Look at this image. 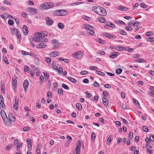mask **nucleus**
<instances>
[{
	"mask_svg": "<svg viewBox=\"0 0 154 154\" xmlns=\"http://www.w3.org/2000/svg\"><path fill=\"white\" fill-rule=\"evenodd\" d=\"M113 139V137L112 136V135L109 136L107 139V143L109 145L110 143H111L112 140Z\"/></svg>",
	"mask_w": 154,
	"mask_h": 154,
	"instance_id": "20",
	"label": "nucleus"
},
{
	"mask_svg": "<svg viewBox=\"0 0 154 154\" xmlns=\"http://www.w3.org/2000/svg\"><path fill=\"white\" fill-rule=\"evenodd\" d=\"M43 74L44 75L45 78L46 79H48V78H49V74L46 73V72H44Z\"/></svg>",
	"mask_w": 154,
	"mask_h": 154,
	"instance_id": "50",
	"label": "nucleus"
},
{
	"mask_svg": "<svg viewBox=\"0 0 154 154\" xmlns=\"http://www.w3.org/2000/svg\"><path fill=\"white\" fill-rule=\"evenodd\" d=\"M38 46L39 48H45L46 46L47 45L46 43H42L39 44Z\"/></svg>",
	"mask_w": 154,
	"mask_h": 154,
	"instance_id": "26",
	"label": "nucleus"
},
{
	"mask_svg": "<svg viewBox=\"0 0 154 154\" xmlns=\"http://www.w3.org/2000/svg\"><path fill=\"white\" fill-rule=\"evenodd\" d=\"M52 68L54 69L57 70L58 69V68L57 67L56 65H55L54 63H53L52 64Z\"/></svg>",
	"mask_w": 154,
	"mask_h": 154,
	"instance_id": "47",
	"label": "nucleus"
},
{
	"mask_svg": "<svg viewBox=\"0 0 154 154\" xmlns=\"http://www.w3.org/2000/svg\"><path fill=\"white\" fill-rule=\"evenodd\" d=\"M18 30L16 28H13L11 30V33L12 35H14L17 32Z\"/></svg>",
	"mask_w": 154,
	"mask_h": 154,
	"instance_id": "31",
	"label": "nucleus"
},
{
	"mask_svg": "<svg viewBox=\"0 0 154 154\" xmlns=\"http://www.w3.org/2000/svg\"><path fill=\"white\" fill-rule=\"evenodd\" d=\"M29 127H25L23 128V131H29L30 129Z\"/></svg>",
	"mask_w": 154,
	"mask_h": 154,
	"instance_id": "49",
	"label": "nucleus"
},
{
	"mask_svg": "<svg viewBox=\"0 0 154 154\" xmlns=\"http://www.w3.org/2000/svg\"><path fill=\"white\" fill-rule=\"evenodd\" d=\"M23 30L24 34L27 35L28 34V30L27 27L26 26L24 25L23 26Z\"/></svg>",
	"mask_w": 154,
	"mask_h": 154,
	"instance_id": "18",
	"label": "nucleus"
},
{
	"mask_svg": "<svg viewBox=\"0 0 154 154\" xmlns=\"http://www.w3.org/2000/svg\"><path fill=\"white\" fill-rule=\"evenodd\" d=\"M92 10L94 12L101 16H105L107 14L105 9L102 7L94 6L92 7Z\"/></svg>",
	"mask_w": 154,
	"mask_h": 154,
	"instance_id": "1",
	"label": "nucleus"
},
{
	"mask_svg": "<svg viewBox=\"0 0 154 154\" xmlns=\"http://www.w3.org/2000/svg\"><path fill=\"white\" fill-rule=\"evenodd\" d=\"M152 35V32H147L146 33V35L147 36H150Z\"/></svg>",
	"mask_w": 154,
	"mask_h": 154,
	"instance_id": "46",
	"label": "nucleus"
},
{
	"mask_svg": "<svg viewBox=\"0 0 154 154\" xmlns=\"http://www.w3.org/2000/svg\"><path fill=\"white\" fill-rule=\"evenodd\" d=\"M44 76L42 75H41L40 77V83L41 84H43L44 82Z\"/></svg>",
	"mask_w": 154,
	"mask_h": 154,
	"instance_id": "45",
	"label": "nucleus"
},
{
	"mask_svg": "<svg viewBox=\"0 0 154 154\" xmlns=\"http://www.w3.org/2000/svg\"><path fill=\"white\" fill-rule=\"evenodd\" d=\"M42 145L39 143L36 148V151L37 154H40V149L42 147Z\"/></svg>",
	"mask_w": 154,
	"mask_h": 154,
	"instance_id": "19",
	"label": "nucleus"
},
{
	"mask_svg": "<svg viewBox=\"0 0 154 154\" xmlns=\"http://www.w3.org/2000/svg\"><path fill=\"white\" fill-rule=\"evenodd\" d=\"M3 58L4 61L5 62V63L7 64H8L9 63V62L8 61V60L7 59V58H6V56H3Z\"/></svg>",
	"mask_w": 154,
	"mask_h": 154,
	"instance_id": "38",
	"label": "nucleus"
},
{
	"mask_svg": "<svg viewBox=\"0 0 154 154\" xmlns=\"http://www.w3.org/2000/svg\"><path fill=\"white\" fill-rule=\"evenodd\" d=\"M96 134L93 132H92L91 135V139L92 140L93 139L94 140L95 137H96Z\"/></svg>",
	"mask_w": 154,
	"mask_h": 154,
	"instance_id": "44",
	"label": "nucleus"
},
{
	"mask_svg": "<svg viewBox=\"0 0 154 154\" xmlns=\"http://www.w3.org/2000/svg\"><path fill=\"white\" fill-rule=\"evenodd\" d=\"M34 71L36 73V75L37 76H38L40 74V72L39 71V68L38 67L35 68L34 69Z\"/></svg>",
	"mask_w": 154,
	"mask_h": 154,
	"instance_id": "21",
	"label": "nucleus"
},
{
	"mask_svg": "<svg viewBox=\"0 0 154 154\" xmlns=\"http://www.w3.org/2000/svg\"><path fill=\"white\" fill-rule=\"evenodd\" d=\"M119 9L120 10L122 11L128 10V8L124 7H120Z\"/></svg>",
	"mask_w": 154,
	"mask_h": 154,
	"instance_id": "37",
	"label": "nucleus"
},
{
	"mask_svg": "<svg viewBox=\"0 0 154 154\" xmlns=\"http://www.w3.org/2000/svg\"><path fill=\"white\" fill-rule=\"evenodd\" d=\"M87 32L90 35H94V32L93 31L90 29H89L88 30Z\"/></svg>",
	"mask_w": 154,
	"mask_h": 154,
	"instance_id": "39",
	"label": "nucleus"
},
{
	"mask_svg": "<svg viewBox=\"0 0 154 154\" xmlns=\"http://www.w3.org/2000/svg\"><path fill=\"white\" fill-rule=\"evenodd\" d=\"M147 41L149 42H154V37H149L147 38Z\"/></svg>",
	"mask_w": 154,
	"mask_h": 154,
	"instance_id": "43",
	"label": "nucleus"
},
{
	"mask_svg": "<svg viewBox=\"0 0 154 154\" xmlns=\"http://www.w3.org/2000/svg\"><path fill=\"white\" fill-rule=\"evenodd\" d=\"M59 52L58 51H54L51 52L49 54L51 57H55L59 55Z\"/></svg>",
	"mask_w": 154,
	"mask_h": 154,
	"instance_id": "15",
	"label": "nucleus"
},
{
	"mask_svg": "<svg viewBox=\"0 0 154 154\" xmlns=\"http://www.w3.org/2000/svg\"><path fill=\"white\" fill-rule=\"evenodd\" d=\"M54 15L58 16L66 15L67 14V12L64 10H59L55 11L54 12Z\"/></svg>",
	"mask_w": 154,
	"mask_h": 154,
	"instance_id": "4",
	"label": "nucleus"
},
{
	"mask_svg": "<svg viewBox=\"0 0 154 154\" xmlns=\"http://www.w3.org/2000/svg\"><path fill=\"white\" fill-rule=\"evenodd\" d=\"M107 25L112 28H116L115 25L113 23L110 22L107 23Z\"/></svg>",
	"mask_w": 154,
	"mask_h": 154,
	"instance_id": "27",
	"label": "nucleus"
},
{
	"mask_svg": "<svg viewBox=\"0 0 154 154\" xmlns=\"http://www.w3.org/2000/svg\"><path fill=\"white\" fill-rule=\"evenodd\" d=\"M88 73V72L86 71H81L80 72V74L81 75H87Z\"/></svg>",
	"mask_w": 154,
	"mask_h": 154,
	"instance_id": "55",
	"label": "nucleus"
},
{
	"mask_svg": "<svg viewBox=\"0 0 154 154\" xmlns=\"http://www.w3.org/2000/svg\"><path fill=\"white\" fill-rule=\"evenodd\" d=\"M117 50L119 51H122L124 50H125V48L124 47L118 46L117 47Z\"/></svg>",
	"mask_w": 154,
	"mask_h": 154,
	"instance_id": "29",
	"label": "nucleus"
},
{
	"mask_svg": "<svg viewBox=\"0 0 154 154\" xmlns=\"http://www.w3.org/2000/svg\"><path fill=\"white\" fill-rule=\"evenodd\" d=\"M67 79L69 81L73 83H75L77 82L76 79L71 77L68 76Z\"/></svg>",
	"mask_w": 154,
	"mask_h": 154,
	"instance_id": "23",
	"label": "nucleus"
},
{
	"mask_svg": "<svg viewBox=\"0 0 154 154\" xmlns=\"http://www.w3.org/2000/svg\"><path fill=\"white\" fill-rule=\"evenodd\" d=\"M96 73L97 74H98L99 75H105V74L103 72L99 71H96Z\"/></svg>",
	"mask_w": 154,
	"mask_h": 154,
	"instance_id": "42",
	"label": "nucleus"
},
{
	"mask_svg": "<svg viewBox=\"0 0 154 154\" xmlns=\"http://www.w3.org/2000/svg\"><path fill=\"white\" fill-rule=\"evenodd\" d=\"M85 93L86 94V97L89 98L91 97V95L90 93H88V91H86Z\"/></svg>",
	"mask_w": 154,
	"mask_h": 154,
	"instance_id": "51",
	"label": "nucleus"
},
{
	"mask_svg": "<svg viewBox=\"0 0 154 154\" xmlns=\"http://www.w3.org/2000/svg\"><path fill=\"white\" fill-rule=\"evenodd\" d=\"M41 42H47L48 41V39L46 38H44L43 37L42 38V39H41Z\"/></svg>",
	"mask_w": 154,
	"mask_h": 154,
	"instance_id": "58",
	"label": "nucleus"
},
{
	"mask_svg": "<svg viewBox=\"0 0 154 154\" xmlns=\"http://www.w3.org/2000/svg\"><path fill=\"white\" fill-rule=\"evenodd\" d=\"M22 145L23 143L22 142L18 143L16 146L17 150L19 151L20 148L22 146Z\"/></svg>",
	"mask_w": 154,
	"mask_h": 154,
	"instance_id": "32",
	"label": "nucleus"
},
{
	"mask_svg": "<svg viewBox=\"0 0 154 154\" xmlns=\"http://www.w3.org/2000/svg\"><path fill=\"white\" fill-rule=\"evenodd\" d=\"M133 100L135 104L137 106V107L139 108L140 106V105L138 102L134 98L133 99Z\"/></svg>",
	"mask_w": 154,
	"mask_h": 154,
	"instance_id": "28",
	"label": "nucleus"
},
{
	"mask_svg": "<svg viewBox=\"0 0 154 154\" xmlns=\"http://www.w3.org/2000/svg\"><path fill=\"white\" fill-rule=\"evenodd\" d=\"M16 34L18 39H20L21 38L20 34L19 31L18 30L17 32L16 33Z\"/></svg>",
	"mask_w": 154,
	"mask_h": 154,
	"instance_id": "40",
	"label": "nucleus"
},
{
	"mask_svg": "<svg viewBox=\"0 0 154 154\" xmlns=\"http://www.w3.org/2000/svg\"><path fill=\"white\" fill-rule=\"evenodd\" d=\"M37 35L38 38H40L41 39H42V38L44 36L43 33L40 32L37 33Z\"/></svg>",
	"mask_w": 154,
	"mask_h": 154,
	"instance_id": "30",
	"label": "nucleus"
},
{
	"mask_svg": "<svg viewBox=\"0 0 154 154\" xmlns=\"http://www.w3.org/2000/svg\"><path fill=\"white\" fill-rule=\"evenodd\" d=\"M138 60H139L138 61H136L137 62H139V63H145L146 62V61L144 60V59H142V58H138Z\"/></svg>",
	"mask_w": 154,
	"mask_h": 154,
	"instance_id": "34",
	"label": "nucleus"
},
{
	"mask_svg": "<svg viewBox=\"0 0 154 154\" xmlns=\"http://www.w3.org/2000/svg\"><path fill=\"white\" fill-rule=\"evenodd\" d=\"M84 55L83 52L81 51H79L72 54V56L74 58L79 59H81Z\"/></svg>",
	"mask_w": 154,
	"mask_h": 154,
	"instance_id": "5",
	"label": "nucleus"
},
{
	"mask_svg": "<svg viewBox=\"0 0 154 154\" xmlns=\"http://www.w3.org/2000/svg\"><path fill=\"white\" fill-rule=\"evenodd\" d=\"M142 128L143 131L146 132H147L149 131V129L146 126H143L142 127Z\"/></svg>",
	"mask_w": 154,
	"mask_h": 154,
	"instance_id": "48",
	"label": "nucleus"
},
{
	"mask_svg": "<svg viewBox=\"0 0 154 154\" xmlns=\"http://www.w3.org/2000/svg\"><path fill=\"white\" fill-rule=\"evenodd\" d=\"M29 86V82L27 80H24L23 83V86L24 91L26 92L27 89L28 87Z\"/></svg>",
	"mask_w": 154,
	"mask_h": 154,
	"instance_id": "11",
	"label": "nucleus"
},
{
	"mask_svg": "<svg viewBox=\"0 0 154 154\" xmlns=\"http://www.w3.org/2000/svg\"><path fill=\"white\" fill-rule=\"evenodd\" d=\"M93 85L95 87H97L99 86V85L97 82H94Z\"/></svg>",
	"mask_w": 154,
	"mask_h": 154,
	"instance_id": "62",
	"label": "nucleus"
},
{
	"mask_svg": "<svg viewBox=\"0 0 154 154\" xmlns=\"http://www.w3.org/2000/svg\"><path fill=\"white\" fill-rule=\"evenodd\" d=\"M58 93L59 95H63V91L61 88H59L58 90Z\"/></svg>",
	"mask_w": 154,
	"mask_h": 154,
	"instance_id": "41",
	"label": "nucleus"
},
{
	"mask_svg": "<svg viewBox=\"0 0 154 154\" xmlns=\"http://www.w3.org/2000/svg\"><path fill=\"white\" fill-rule=\"evenodd\" d=\"M103 35L104 36H105L108 38H113L114 36V35H113L110 34L109 33H106V32L104 33L103 34Z\"/></svg>",
	"mask_w": 154,
	"mask_h": 154,
	"instance_id": "22",
	"label": "nucleus"
},
{
	"mask_svg": "<svg viewBox=\"0 0 154 154\" xmlns=\"http://www.w3.org/2000/svg\"><path fill=\"white\" fill-rule=\"evenodd\" d=\"M17 77L15 76H14V77L13 78L12 84L14 88H16V84L17 83Z\"/></svg>",
	"mask_w": 154,
	"mask_h": 154,
	"instance_id": "13",
	"label": "nucleus"
},
{
	"mask_svg": "<svg viewBox=\"0 0 154 154\" xmlns=\"http://www.w3.org/2000/svg\"><path fill=\"white\" fill-rule=\"evenodd\" d=\"M76 107L79 111H81L82 109V106L80 103H77L76 104Z\"/></svg>",
	"mask_w": 154,
	"mask_h": 154,
	"instance_id": "24",
	"label": "nucleus"
},
{
	"mask_svg": "<svg viewBox=\"0 0 154 154\" xmlns=\"http://www.w3.org/2000/svg\"><path fill=\"white\" fill-rule=\"evenodd\" d=\"M26 141L28 147L29 149H31L32 146V143L31 140L30 138H28L26 139Z\"/></svg>",
	"mask_w": 154,
	"mask_h": 154,
	"instance_id": "12",
	"label": "nucleus"
},
{
	"mask_svg": "<svg viewBox=\"0 0 154 154\" xmlns=\"http://www.w3.org/2000/svg\"><path fill=\"white\" fill-rule=\"evenodd\" d=\"M0 113L2 119L5 124V121H6L7 119V117L5 112L4 110H2Z\"/></svg>",
	"mask_w": 154,
	"mask_h": 154,
	"instance_id": "8",
	"label": "nucleus"
},
{
	"mask_svg": "<svg viewBox=\"0 0 154 154\" xmlns=\"http://www.w3.org/2000/svg\"><path fill=\"white\" fill-rule=\"evenodd\" d=\"M52 92L51 91H49L47 94V96L48 97H52Z\"/></svg>",
	"mask_w": 154,
	"mask_h": 154,
	"instance_id": "54",
	"label": "nucleus"
},
{
	"mask_svg": "<svg viewBox=\"0 0 154 154\" xmlns=\"http://www.w3.org/2000/svg\"><path fill=\"white\" fill-rule=\"evenodd\" d=\"M4 3L6 5H11L10 3L7 0H5L4 2Z\"/></svg>",
	"mask_w": 154,
	"mask_h": 154,
	"instance_id": "63",
	"label": "nucleus"
},
{
	"mask_svg": "<svg viewBox=\"0 0 154 154\" xmlns=\"http://www.w3.org/2000/svg\"><path fill=\"white\" fill-rule=\"evenodd\" d=\"M54 6V4L53 2H48L41 5L40 8L42 10H46L52 8Z\"/></svg>",
	"mask_w": 154,
	"mask_h": 154,
	"instance_id": "3",
	"label": "nucleus"
},
{
	"mask_svg": "<svg viewBox=\"0 0 154 154\" xmlns=\"http://www.w3.org/2000/svg\"><path fill=\"white\" fill-rule=\"evenodd\" d=\"M149 139L151 141H154V135L153 134H151Z\"/></svg>",
	"mask_w": 154,
	"mask_h": 154,
	"instance_id": "57",
	"label": "nucleus"
},
{
	"mask_svg": "<svg viewBox=\"0 0 154 154\" xmlns=\"http://www.w3.org/2000/svg\"><path fill=\"white\" fill-rule=\"evenodd\" d=\"M3 98H2V99L1 100V102L0 103V109H3L5 108V104L3 101Z\"/></svg>",
	"mask_w": 154,
	"mask_h": 154,
	"instance_id": "16",
	"label": "nucleus"
},
{
	"mask_svg": "<svg viewBox=\"0 0 154 154\" xmlns=\"http://www.w3.org/2000/svg\"><path fill=\"white\" fill-rule=\"evenodd\" d=\"M29 69V67L27 66H25L24 68V70L25 72H27Z\"/></svg>",
	"mask_w": 154,
	"mask_h": 154,
	"instance_id": "61",
	"label": "nucleus"
},
{
	"mask_svg": "<svg viewBox=\"0 0 154 154\" xmlns=\"http://www.w3.org/2000/svg\"><path fill=\"white\" fill-rule=\"evenodd\" d=\"M102 101L103 104L107 106L108 104V101L107 99L105 97H103L102 98Z\"/></svg>",
	"mask_w": 154,
	"mask_h": 154,
	"instance_id": "17",
	"label": "nucleus"
},
{
	"mask_svg": "<svg viewBox=\"0 0 154 154\" xmlns=\"http://www.w3.org/2000/svg\"><path fill=\"white\" fill-rule=\"evenodd\" d=\"M84 26L85 29H88V30L90 29L89 28L91 27L92 29L93 28V26H92L89 25H84Z\"/></svg>",
	"mask_w": 154,
	"mask_h": 154,
	"instance_id": "33",
	"label": "nucleus"
},
{
	"mask_svg": "<svg viewBox=\"0 0 154 154\" xmlns=\"http://www.w3.org/2000/svg\"><path fill=\"white\" fill-rule=\"evenodd\" d=\"M121 32L120 34L124 35H126L127 34L126 32L124 30L120 31Z\"/></svg>",
	"mask_w": 154,
	"mask_h": 154,
	"instance_id": "64",
	"label": "nucleus"
},
{
	"mask_svg": "<svg viewBox=\"0 0 154 154\" xmlns=\"http://www.w3.org/2000/svg\"><path fill=\"white\" fill-rule=\"evenodd\" d=\"M45 19L47 26H50L53 24V21L51 17H46L45 18Z\"/></svg>",
	"mask_w": 154,
	"mask_h": 154,
	"instance_id": "7",
	"label": "nucleus"
},
{
	"mask_svg": "<svg viewBox=\"0 0 154 154\" xmlns=\"http://www.w3.org/2000/svg\"><path fill=\"white\" fill-rule=\"evenodd\" d=\"M122 70L121 69H118L116 70V73L118 74H120L122 72Z\"/></svg>",
	"mask_w": 154,
	"mask_h": 154,
	"instance_id": "52",
	"label": "nucleus"
},
{
	"mask_svg": "<svg viewBox=\"0 0 154 154\" xmlns=\"http://www.w3.org/2000/svg\"><path fill=\"white\" fill-rule=\"evenodd\" d=\"M81 144L80 142L77 145L75 151V154H80V152ZM73 154H74V153Z\"/></svg>",
	"mask_w": 154,
	"mask_h": 154,
	"instance_id": "9",
	"label": "nucleus"
},
{
	"mask_svg": "<svg viewBox=\"0 0 154 154\" xmlns=\"http://www.w3.org/2000/svg\"><path fill=\"white\" fill-rule=\"evenodd\" d=\"M12 146V144H9L6 146L5 149L6 150H8L11 149Z\"/></svg>",
	"mask_w": 154,
	"mask_h": 154,
	"instance_id": "53",
	"label": "nucleus"
},
{
	"mask_svg": "<svg viewBox=\"0 0 154 154\" xmlns=\"http://www.w3.org/2000/svg\"><path fill=\"white\" fill-rule=\"evenodd\" d=\"M32 40L36 42H41L40 38H39L37 36L33 37L32 38Z\"/></svg>",
	"mask_w": 154,
	"mask_h": 154,
	"instance_id": "25",
	"label": "nucleus"
},
{
	"mask_svg": "<svg viewBox=\"0 0 154 154\" xmlns=\"http://www.w3.org/2000/svg\"><path fill=\"white\" fill-rule=\"evenodd\" d=\"M52 44L54 45L53 47V49H55L60 46L61 44L56 39H54L51 40Z\"/></svg>",
	"mask_w": 154,
	"mask_h": 154,
	"instance_id": "6",
	"label": "nucleus"
},
{
	"mask_svg": "<svg viewBox=\"0 0 154 154\" xmlns=\"http://www.w3.org/2000/svg\"><path fill=\"white\" fill-rule=\"evenodd\" d=\"M119 52H115L111 53V55L109 56V57L111 58H115L117 57L119 54Z\"/></svg>",
	"mask_w": 154,
	"mask_h": 154,
	"instance_id": "14",
	"label": "nucleus"
},
{
	"mask_svg": "<svg viewBox=\"0 0 154 154\" xmlns=\"http://www.w3.org/2000/svg\"><path fill=\"white\" fill-rule=\"evenodd\" d=\"M58 27L60 29H63L64 27V25L61 23H60L58 24Z\"/></svg>",
	"mask_w": 154,
	"mask_h": 154,
	"instance_id": "35",
	"label": "nucleus"
},
{
	"mask_svg": "<svg viewBox=\"0 0 154 154\" xmlns=\"http://www.w3.org/2000/svg\"><path fill=\"white\" fill-rule=\"evenodd\" d=\"M21 15L24 18H26L27 17V15L25 12H23L21 13Z\"/></svg>",
	"mask_w": 154,
	"mask_h": 154,
	"instance_id": "59",
	"label": "nucleus"
},
{
	"mask_svg": "<svg viewBox=\"0 0 154 154\" xmlns=\"http://www.w3.org/2000/svg\"><path fill=\"white\" fill-rule=\"evenodd\" d=\"M8 119L5 121V125L6 126H11L12 125L11 122H14L16 120L15 116L12 113H9L8 115Z\"/></svg>",
	"mask_w": 154,
	"mask_h": 154,
	"instance_id": "2",
	"label": "nucleus"
},
{
	"mask_svg": "<svg viewBox=\"0 0 154 154\" xmlns=\"http://www.w3.org/2000/svg\"><path fill=\"white\" fill-rule=\"evenodd\" d=\"M125 29L127 31H131L132 30V28L130 26H126L125 27Z\"/></svg>",
	"mask_w": 154,
	"mask_h": 154,
	"instance_id": "56",
	"label": "nucleus"
},
{
	"mask_svg": "<svg viewBox=\"0 0 154 154\" xmlns=\"http://www.w3.org/2000/svg\"><path fill=\"white\" fill-rule=\"evenodd\" d=\"M29 12L32 14L36 13L37 11V9L35 8H28Z\"/></svg>",
	"mask_w": 154,
	"mask_h": 154,
	"instance_id": "10",
	"label": "nucleus"
},
{
	"mask_svg": "<svg viewBox=\"0 0 154 154\" xmlns=\"http://www.w3.org/2000/svg\"><path fill=\"white\" fill-rule=\"evenodd\" d=\"M62 87L66 89H68L69 87L68 86L64 84H63L62 85Z\"/></svg>",
	"mask_w": 154,
	"mask_h": 154,
	"instance_id": "60",
	"label": "nucleus"
},
{
	"mask_svg": "<svg viewBox=\"0 0 154 154\" xmlns=\"http://www.w3.org/2000/svg\"><path fill=\"white\" fill-rule=\"evenodd\" d=\"M99 21L102 23H105L106 21L105 19L103 17H100L99 18Z\"/></svg>",
	"mask_w": 154,
	"mask_h": 154,
	"instance_id": "36",
	"label": "nucleus"
}]
</instances>
